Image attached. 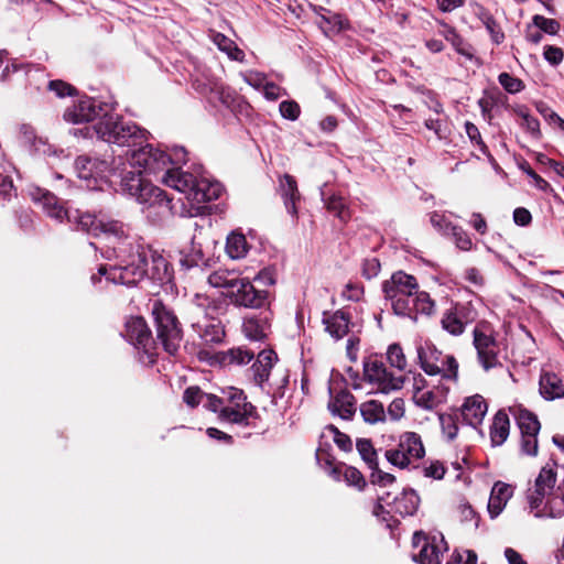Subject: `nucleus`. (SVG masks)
<instances>
[{"label": "nucleus", "mask_w": 564, "mask_h": 564, "mask_svg": "<svg viewBox=\"0 0 564 564\" xmlns=\"http://www.w3.org/2000/svg\"><path fill=\"white\" fill-rule=\"evenodd\" d=\"M324 323L326 330L335 339H340L348 334L349 319L343 311H337L328 317H325Z\"/></svg>", "instance_id": "obj_33"}, {"label": "nucleus", "mask_w": 564, "mask_h": 564, "mask_svg": "<svg viewBox=\"0 0 564 564\" xmlns=\"http://www.w3.org/2000/svg\"><path fill=\"white\" fill-rule=\"evenodd\" d=\"M325 206L329 213L334 214L343 223L348 221L351 217L346 202L339 195H332L328 197L325 200Z\"/></svg>", "instance_id": "obj_38"}, {"label": "nucleus", "mask_w": 564, "mask_h": 564, "mask_svg": "<svg viewBox=\"0 0 564 564\" xmlns=\"http://www.w3.org/2000/svg\"><path fill=\"white\" fill-rule=\"evenodd\" d=\"M517 115L521 118L520 124L522 128L533 137H540V122L535 117L531 116L524 108L517 110Z\"/></svg>", "instance_id": "obj_45"}, {"label": "nucleus", "mask_w": 564, "mask_h": 564, "mask_svg": "<svg viewBox=\"0 0 564 564\" xmlns=\"http://www.w3.org/2000/svg\"><path fill=\"white\" fill-rule=\"evenodd\" d=\"M48 90L54 93L56 97L59 98L65 96H73L76 93V89L72 85L59 79L51 80L48 83Z\"/></svg>", "instance_id": "obj_56"}, {"label": "nucleus", "mask_w": 564, "mask_h": 564, "mask_svg": "<svg viewBox=\"0 0 564 564\" xmlns=\"http://www.w3.org/2000/svg\"><path fill=\"white\" fill-rule=\"evenodd\" d=\"M554 467L555 464H546L542 467L535 479L534 489L529 490L528 501L531 509H538L542 505L545 496L554 488L556 482V471Z\"/></svg>", "instance_id": "obj_18"}, {"label": "nucleus", "mask_w": 564, "mask_h": 564, "mask_svg": "<svg viewBox=\"0 0 564 564\" xmlns=\"http://www.w3.org/2000/svg\"><path fill=\"white\" fill-rule=\"evenodd\" d=\"M382 289L395 314L409 313V301H412L424 315L434 312V301L429 293L417 291V282L413 275L402 271L395 272L383 283Z\"/></svg>", "instance_id": "obj_4"}, {"label": "nucleus", "mask_w": 564, "mask_h": 564, "mask_svg": "<svg viewBox=\"0 0 564 564\" xmlns=\"http://www.w3.org/2000/svg\"><path fill=\"white\" fill-rule=\"evenodd\" d=\"M424 454L421 436L414 432H404L400 435L397 447L386 452V458L391 465L403 469L415 466Z\"/></svg>", "instance_id": "obj_11"}, {"label": "nucleus", "mask_w": 564, "mask_h": 564, "mask_svg": "<svg viewBox=\"0 0 564 564\" xmlns=\"http://www.w3.org/2000/svg\"><path fill=\"white\" fill-rule=\"evenodd\" d=\"M254 354L246 348L236 347L220 354L219 360L224 366H242L249 364Z\"/></svg>", "instance_id": "obj_35"}, {"label": "nucleus", "mask_w": 564, "mask_h": 564, "mask_svg": "<svg viewBox=\"0 0 564 564\" xmlns=\"http://www.w3.org/2000/svg\"><path fill=\"white\" fill-rule=\"evenodd\" d=\"M452 311L460 319L464 327L476 319V312L468 304L456 305Z\"/></svg>", "instance_id": "obj_57"}, {"label": "nucleus", "mask_w": 564, "mask_h": 564, "mask_svg": "<svg viewBox=\"0 0 564 564\" xmlns=\"http://www.w3.org/2000/svg\"><path fill=\"white\" fill-rule=\"evenodd\" d=\"M221 397H206L205 408L218 413L221 422L232 424H247L252 416L254 408L247 402L242 390L228 387L223 389Z\"/></svg>", "instance_id": "obj_5"}, {"label": "nucleus", "mask_w": 564, "mask_h": 564, "mask_svg": "<svg viewBox=\"0 0 564 564\" xmlns=\"http://www.w3.org/2000/svg\"><path fill=\"white\" fill-rule=\"evenodd\" d=\"M420 498L413 489H403L398 495L382 494L379 503L373 509V514L386 521L384 513L394 512L402 517L412 516L419 508Z\"/></svg>", "instance_id": "obj_13"}, {"label": "nucleus", "mask_w": 564, "mask_h": 564, "mask_svg": "<svg viewBox=\"0 0 564 564\" xmlns=\"http://www.w3.org/2000/svg\"><path fill=\"white\" fill-rule=\"evenodd\" d=\"M194 88L206 96H209L210 100H218L223 104H227L229 99V93L219 78L214 76L209 69L205 67H197L193 78Z\"/></svg>", "instance_id": "obj_17"}, {"label": "nucleus", "mask_w": 564, "mask_h": 564, "mask_svg": "<svg viewBox=\"0 0 564 564\" xmlns=\"http://www.w3.org/2000/svg\"><path fill=\"white\" fill-rule=\"evenodd\" d=\"M129 174H131L130 177L122 176L120 186L123 192L135 198L148 217L161 216L167 212L181 217H189L181 214L183 208L189 207L188 199L184 197V202L180 206L172 204L171 198L163 189L143 181L140 176L134 175V172H129Z\"/></svg>", "instance_id": "obj_3"}, {"label": "nucleus", "mask_w": 564, "mask_h": 564, "mask_svg": "<svg viewBox=\"0 0 564 564\" xmlns=\"http://www.w3.org/2000/svg\"><path fill=\"white\" fill-rule=\"evenodd\" d=\"M100 111L102 108L95 99L82 97L65 110L64 119L74 124L89 122L97 118Z\"/></svg>", "instance_id": "obj_19"}, {"label": "nucleus", "mask_w": 564, "mask_h": 564, "mask_svg": "<svg viewBox=\"0 0 564 564\" xmlns=\"http://www.w3.org/2000/svg\"><path fill=\"white\" fill-rule=\"evenodd\" d=\"M328 432L332 434L333 441L335 444L344 452H350L352 449V441L351 438L341 433L337 427L330 425L328 427Z\"/></svg>", "instance_id": "obj_52"}, {"label": "nucleus", "mask_w": 564, "mask_h": 564, "mask_svg": "<svg viewBox=\"0 0 564 564\" xmlns=\"http://www.w3.org/2000/svg\"><path fill=\"white\" fill-rule=\"evenodd\" d=\"M241 77L249 86L257 90H262L268 83L267 76L263 73L257 70H247L241 73Z\"/></svg>", "instance_id": "obj_50"}, {"label": "nucleus", "mask_w": 564, "mask_h": 564, "mask_svg": "<svg viewBox=\"0 0 564 564\" xmlns=\"http://www.w3.org/2000/svg\"><path fill=\"white\" fill-rule=\"evenodd\" d=\"M488 411V404L480 394H474L465 399L462 405V416L470 426H478L482 423Z\"/></svg>", "instance_id": "obj_22"}, {"label": "nucleus", "mask_w": 564, "mask_h": 564, "mask_svg": "<svg viewBox=\"0 0 564 564\" xmlns=\"http://www.w3.org/2000/svg\"><path fill=\"white\" fill-rule=\"evenodd\" d=\"M96 135L107 143L119 147L135 148L147 139L148 132L137 124L119 119L117 116L105 113L94 126Z\"/></svg>", "instance_id": "obj_6"}, {"label": "nucleus", "mask_w": 564, "mask_h": 564, "mask_svg": "<svg viewBox=\"0 0 564 564\" xmlns=\"http://www.w3.org/2000/svg\"><path fill=\"white\" fill-rule=\"evenodd\" d=\"M238 278L234 276L228 271L219 270L213 272L208 276V283L214 288H224L227 292L231 291V285Z\"/></svg>", "instance_id": "obj_40"}, {"label": "nucleus", "mask_w": 564, "mask_h": 564, "mask_svg": "<svg viewBox=\"0 0 564 564\" xmlns=\"http://www.w3.org/2000/svg\"><path fill=\"white\" fill-rule=\"evenodd\" d=\"M512 492L511 486L507 484L499 481L494 485L488 500V512L491 518H496L502 512Z\"/></svg>", "instance_id": "obj_26"}, {"label": "nucleus", "mask_w": 564, "mask_h": 564, "mask_svg": "<svg viewBox=\"0 0 564 564\" xmlns=\"http://www.w3.org/2000/svg\"><path fill=\"white\" fill-rule=\"evenodd\" d=\"M387 416L391 421H400L405 414V402L402 398H395L389 404L387 411Z\"/></svg>", "instance_id": "obj_55"}, {"label": "nucleus", "mask_w": 564, "mask_h": 564, "mask_svg": "<svg viewBox=\"0 0 564 564\" xmlns=\"http://www.w3.org/2000/svg\"><path fill=\"white\" fill-rule=\"evenodd\" d=\"M544 58L553 66L562 63L564 58V52L561 47L546 45L543 52Z\"/></svg>", "instance_id": "obj_60"}, {"label": "nucleus", "mask_w": 564, "mask_h": 564, "mask_svg": "<svg viewBox=\"0 0 564 564\" xmlns=\"http://www.w3.org/2000/svg\"><path fill=\"white\" fill-rule=\"evenodd\" d=\"M445 471L446 469L444 465L438 460L430 462V464L423 468V474L425 477H430L436 480L442 479L445 475Z\"/></svg>", "instance_id": "obj_61"}, {"label": "nucleus", "mask_w": 564, "mask_h": 564, "mask_svg": "<svg viewBox=\"0 0 564 564\" xmlns=\"http://www.w3.org/2000/svg\"><path fill=\"white\" fill-rule=\"evenodd\" d=\"M328 409L333 414L349 420L356 412L355 398L347 391H340L329 401Z\"/></svg>", "instance_id": "obj_29"}, {"label": "nucleus", "mask_w": 564, "mask_h": 564, "mask_svg": "<svg viewBox=\"0 0 564 564\" xmlns=\"http://www.w3.org/2000/svg\"><path fill=\"white\" fill-rule=\"evenodd\" d=\"M321 11L326 13H319L317 24L326 36L338 34L349 28V22L344 15L332 13L323 8H321Z\"/></svg>", "instance_id": "obj_30"}, {"label": "nucleus", "mask_w": 564, "mask_h": 564, "mask_svg": "<svg viewBox=\"0 0 564 564\" xmlns=\"http://www.w3.org/2000/svg\"><path fill=\"white\" fill-rule=\"evenodd\" d=\"M443 328L448 332L451 335L458 336L464 333L465 327L455 313L449 310L447 311L442 318Z\"/></svg>", "instance_id": "obj_44"}, {"label": "nucleus", "mask_w": 564, "mask_h": 564, "mask_svg": "<svg viewBox=\"0 0 564 564\" xmlns=\"http://www.w3.org/2000/svg\"><path fill=\"white\" fill-rule=\"evenodd\" d=\"M540 394L549 401L564 397V384L561 378L553 372H543L539 381Z\"/></svg>", "instance_id": "obj_28"}, {"label": "nucleus", "mask_w": 564, "mask_h": 564, "mask_svg": "<svg viewBox=\"0 0 564 564\" xmlns=\"http://www.w3.org/2000/svg\"><path fill=\"white\" fill-rule=\"evenodd\" d=\"M442 433L448 441L455 440L458 433L457 420L453 414L442 413L438 415Z\"/></svg>", "instance_id": "obj_41"}, {"label": "nucleus", "mask_w": 564, "mask_h": 564, "mask_svg": "<svg viewBox=\"0 0 564 564\" xmlns=\"http://www.w3.org/2000/svg\"><path fill=\"white\" fill-rule=\"evenodd\" d=\"M421 368L430 376L441 375L445 379H456L458 364L451 355H443L431 341L416 346Z\"/></svg>", "instance_id": "obj_9"}, {"label": "nucleus", "mask_w": 564, "mask_h": 564, "mask_svg": "<svg viewBox=\"0 0 564 564\" xmlns=\"http://www.w3.org/2000/svg\"><path fill=\"white\" fill-rule=\"evenodd\" d=\"M126 165L121 155L113 160L111 167L106 161L89 155H80L75 160V172L86 182L89 189H102V185L111 176H118L121 180Z\"/></svg>", "instance_id": "obj_7"}, {"label": "nucleus", "mask_w": 564, "mask_h": 564, "mask_svg": "<svg viewBox=\"0 0 564 564\" xmlns=\"http://www.w3.org/2000/svg\"><path fill=\"white\" fill-rule=\"evenodd\" d=\"M413 544L415 547H420L419 553L414 555L420 564H441L443 554L448 549L443 534L440 532L427 536L421 532H415Z\"/></svg>", "instance_id": "obj_16"}, {"label": "nucleus", "mask_w": 564, "mask_h": 564, "mask_svg": "<svg viewBox=\"0 0 564 564\" xmlns=\"http://www.w3.org/2000/svg\"><path fill=\"white\" fill-rule=\"evenodd\" d=\"M323 468L335 480H340L343 477L347 485L354 486L359 490H361L366 485L361 473L352 466H347L345 464H334L327 459Z\"/></svg>", "instance_id": "obj_21"}, {"label": "nucleus", "mask_w": 564, "mask_h": 564, "mask_svg": "<svg viewBox=\"0 0 564 564\" xmlns=\"http://www.w3.org/2000/svg\"><path fill=\"white\" fill-rule=\"evenodd\" d=\"M533 24L542 32H545L551 35L556 34L560 30V23L556 20L547 19L539 14L533 17Z\"/></svg>", "instance_id": "obj_49"}, {"label": "nucleus", "mask_w": 564, "mask_h": 564, "mask_svg": "<svg viewBox=\"0 0 564 564\" xmlns=\"http://www.w3.org/2000/svg\"><path fill=\"white\" fill-rule=\"evenodd\" d=\"M510 433V420L506 409L499 410L490 426V440L494 446L502 445Z\"/></svg>", "instance_id": "obj_31"}, {"label": "nucleus", "mask_w": 564, "mask_h": 564, "mask_svg": "<svg viewBox=\"0 0 564 564\" xmlns=\"http://www.w3.org/2000/svg\"><path fill=\"white\" fill-rule=\"evenodd\" d=\"M447 564H477V555L470 550L456 552Z\"/></svg>", "instance_id": "obj_62"}, {"label": "nucleus", "mask_w": 564, "mask_h": 564, "mask_svg": "<svg viewBox=\"0 0 564 564\" xmlns=\"http://www.w3.org/2000/svg\"><path fill=\"white\" fill-rule=\"evenodd\" d=\"M248 242L242 234L231 232L227 237L226 251L231 259H241L248 252Z\"/></svg>", "instance_id": "obj_37"}, {"label": "nucleus", "mask_w": 564, "mask_h": 564, "mask_svg": "<svg viewBox=\"0 0 564 564\" xmlns=\"http://www.w3.org/2000/svg\"><path fill=\"white\" fill-rule=\"evenodd\" d=\"M431 223L432 225L437 228L440 231H442L444 235H448L451 231V226H454L449 221H447L445 215L433 213L431 215Z\"/></svg>", "instance_id": "obj_63"}, {"label": "nucleus", "mask_w": 564, "mask_h": 564, "mask_svg": "<svg viewBox=\"0 0 564 564\" xmlns=\"http://www.w3.org/2000/svg\"><path fill=\"white\" fill-rule=\"evenodd\" d=\"M30 196L51 218L58 221L74 218L79 229L102 237L111 245V251L108 250L106 257H115L118 263L109 268L100 265L98 275L91 276L94 284L101 282L102 278L108 283L127 286L135 285L147 275L161 283L170 280L166 259L144 246L127 225L118 220H105L89 213L76 212V215H70L52 193L41 187L30 188Z\"/></svg>", "instance_id": "obj_1"}, {"label": "nucleus", "mask_w": 564, "mask_h": 564, "mask_svg": "<svg viewBox=\"0 0 564 564\" xmlns=\"http://www.w3.org/2000/svg\"><path fill=\"white\" fill-rule=\"evenodd\" d=\"M499 84L510 94L520 93L524 88L521 79L508 74L501 73L498 77Z\"/></svg>", "instance_id": "obj_48"}, {"label": "nucleus", "mask_w": 564, "mask_h": 564, "mask_svg": "<svg viewBox=\"0 0 564 564\" xmlns=\"http://www.w3.org/2000/svg\"><path fill=\"white\" fill-rule=\"evenodd\" d=\"M364 289L357 283H347L343 296L350 301H359L362 297Z\"/></svg>", "instance_id": "obj_64"}, {"label": "nucleus", "mask_w": 564, "mask_h": 564, "mask_svg": "<svg viewBox=\"0 0 564 564\" xmlns=\"http://www.w3.org/2000/svg\"><path fill=\"white\" fill-rule=\"evenodd\" d=\"M207 301V297L198 294L195 296V302L191 304L188 312L189 319L193 328L205 343H220L225 333L219 323L207 318L205 311Z\"/></svg>", "instance_id": "obj_14"}, {"label": "nucleus", "mask_w": 564, "mask_h": 564, "mask_svg": "<svg viewBox=\"0 0 564 564\" xmlns=\"http://www.w3.org/2000/svg\"><path fill=\"white\" fill-rule=\"evenodd\" d=\"M480 19H481L484 25L486 26L487 31L490 33L491 40L496 44H500L505 39V34L500 30V28H499L498 23L496 22V20L494 19V17L491 14H489L488 12L481 11Z\"/></svg>", "instance_id": "obj_43"}, {"label": "nucleus", "mask_w": 564, "mask_h": 564, "mask_svg": "<svg viewBox=\"0 0 564 564\" xmlns=\"http://www.w3.org/2000/svg\"><path fill=\"white\" fill-rule=\"evenodd\" d=\"M226 295L232 304L247 308H261L269 299L268 291L257 289L248 279H237Z\"/></svg>", "instance_id": "obj_15"}, {"label": "nucleus", "mask_w": 564, "mask_h": 564, "mask_svg": "<svg viewBox=\"0 0 564 564\" xmlns=\"http://www.w3.org/2000/svg\"><path fill=\"white\" fill-rule=\"evenodd\" d=\"M458 514L463 522L471 523L474 528L478 527V517L470 505L460 503L458 506Z\"/></svg>", "instance_id": "obj_59"}, {"label": "nucleus", "mask_w": 564, "mask_h": 564, "mask_svg": "<svg viewBox=\"0 0 564 564\" xmlns=\"http://www.w3.org/2000/svg\"><path fill=\"white\" fill-rule=\"evenodd\" d=\"M357 451L361 458L371 467L377 466V453L369 440L360 438L356 444Z\"/></svg>", "instance_id": "obj_42"}, {"label": "nucleus", "mask_w": 564, "mask_h": 564, "mask_svg": "<svg viewBox=\"0 0 564 564\" xmlns=\"http://www.w3.org/2000/svg\"><path fill=\"white\" fill-rule=\"evenodd\" d=\"M276 360V355L273 350H262L258 354L256 361L251 367L253 379L257 384L262 386L269 377L271 369Z\"/></svg>", "instance_id": "obj_27"}, {"label": "nucleus", "mask_w": 564, "mask_h": 564, "mask_svg": "<svg viewBox=\"0 0 564 564\" xmlns=\"http://www.w3.org/2000/svg\"><path fill=\"white\" fill-rule=\"evenodd\" d=\"M280 191L281 195L284 199V205L286 210L292 215L296 216V202L300 199V193L297 189V184L294 177L291 175H283L280 178Z\"/></svg>", "instance_id": "obj_32"}, {"label": "nucleus", "mask_w": 564, "mask_h": 564, "mask_svg": "<svg viewBox=\"0 0 564 564\" xmlns=\"http://www.w3.org/2000/svg\"><path fill=\"white\" fill-rule=\"evenodd\" d=\"M269 329L270 323L267 314L247 316L242 323L243 335L252 341L263 340Z\"/></svg>", "instance_id": "obj_23"}, {"label": "nucleus", "mask_w": 564, "mask_h": 564, "mask_svg": "<svg viewBox=\"0 0 564 564\" xmlns=\"http://www.w3.org/2000/svg\"><path fill=\"white\" fill-rule=\"evenodd\" d=\"M456 247L463 251H469L473 248V241L468 234L459 226H451V231Z\"/></svg>", "instance_id": "obj_47"}, {"label": "nucleus", "mask_w": 564, "mask_h": 564, "mask_svg": "<svg viewBox=\"0 0 564 564\" xmlns=\"http://www.w3.org/2000/svg\"><path fill=\"white\" fill-rule=\"evenodd\" d=\"M123 163L126 171L122 176L130 177L129 172L140 176L141 173L152 175L164 185L176 189L189 200L188 208L181 214L196 217L205 213L207 203L220 197L223 186L216 181L196 176L181 170L187 161V152L182 147H174L166 152L152 144L127 151Z\"/></svg>", "instance_id": "obj_2"}, {"label": "nucleus", "mask_w": 564, "mask_h": 564, "mask_svg": "<svg viewBox=\"0 0 564 564\" xmlns=\"http://www.w3.org/2000/svg\"><path fill=\"white\" fill-rule=\"evenodd\" d=\"M123 337L135 348L149 352L152 344L151 330L145 321L139 316H131L126 321Z\"/></svg>", "instance_id": "obj_20"}, {"label": "nucleus", "mask_w": 564, "mask_h": 564, "mask_svg": "<svg viewBox=\"0 0 564 564\" xmlns=\"http://www.w3.org/2000/svg\"><path fill=\"white\" fill-rule=\"evenodd\" d=\"M206 397H216V395L204 393L197 387H189L184 391L183 400L191 408H194V406L198 405L199 403H203V405L205 406Z\"/></svg>", "instance_id": "obj_46"}, {"label": "nucleus", "mask_w": 564, "mask_h": 564, "mask_svg": "<svg viewBox=\"0 0 564 564\" xmlns=\"http://www.w3.org/2000/svg\"><path fill=\"white\" fill-rule=\"evenodd\" d=\"M360 414L366 423L377 424L386 421L383 404L377 400H368L360 404Z\"/></svg>", "instance_id": "obj_34"}, {"label": "nucleus", "mask_w": 564, "mask_h": 564, "mask_svg": "<svg viewBox=\"0 0 564 564\" xmlns=\"http://www.w3.org/2000/svg\"><path fill=\"white\" fill-rule=\"evenodd\" d=\"M447 392L448 388L434 386L433 388L415 391L413 393V401L417 406L424 410H432L446 400Z\"/></svg>", "instance_id": "obj_24"}, {"label": "nucleus", "mask_w": 564, "mask_h": 564, "mask_svg": "<svg viewBox=\"0 0 564 564\" xmlns=\"http://www.w3.org/2000/svg\"><path fill=\"white\" fill-rule=\"evenodd\" d=\"M364 377L377 392L386 394L401 390L405 383L404 376H395L381 360L375 357H369L364 361Z\"/></svg>", "instance_id": "obj_12"}, {"label": "nucleus", "mask_w": 564, "mask_h": 564, "mask_svg": "<svg viewBox=\"0 0 564 564\" xmlns=\"http://www.w3.org/2000/svg\"><path fill=\"white\" fill-rule=\"evenodd\" d=\"M538 434H521V451L523 454L529 456H535L538 454Z\"/></svg>", "instance_id": "obj_53"}, {"label": "nucleus", "mask_w": 564, "mask_h": 564, "mask_svg": "<svg viewBox=\"0 0 564 564\" xmlns=\"http://www.w3.org/2000/svg\"><path fill=\"white\" fill-rule=\"evenodd\" d=\"M547 516L552 518H561L564 516V495H555L551 497L545 506Z\"/></svg>", "instance_id": "obj_51"}, {"label": "nucleus", "mask_w": 564, "mask_h": 564, "mask_svg": "<svg viewBox=\"0 0 564 564\" xmlns=\"http://www.w3.org/2000/svg\"><path fill=\"white\" fill-rule=\"evenodd\" d=\"M151 313L156 326L158 339L166 352L174 355L182 340V330L176 316L159 300L152 302Z\"/></svg>", "instance_id": "obj_8"}, {"label": "nucleus", "mask_w": 564, "mask_h": 564, "mask_svg": "<svg viewBox=\"0 0 564 564\" xmlns=\"http://www.w3.org/2000/svg\"><path fill=\"white\" fill-rule=\"evenodd\" d=\"M387 360L392 368L399 371H404L408 366L406 357L403 352V349L398 344H392L388 347Z\"/></svg>", "instance_id": "obj_39"}, {"label": "nucleus", "mask_w": 564, "mask_h": 564, "mask_svg": "<svg viewBox=\"0 0 564 564\" xmlns=\"http://www.w3.org/2000/svg\"><path fill=\"white\" fill-rule=\"evenodd\" d=\"M279 110L283 118L292 121L296 120L301 113V108L299 104L294 100L282 101L280 104Z\"/></svg>", "instance_id": "obj_54"}, {"label": "nucleus", "mask_w": 564, "mask_h": 564, "mask_svg": "<svg viewBox=\"0 0 564 564\" xmlns=\"http://www.w3.org/2000/svg\"><path fill=\"white\" fill-rule=\"evenodd\" d=\"M508 411L514 417L521 434L540 432L541 426L536 415L521 404H513L509 406Z\"/></svg>", "instance_id": "obj_25"}, {"label": "nucleus", "mask_w": 564, "mask_h": 564, "mask_svg": "<svg viewBox=\"0 0 564 564\" xmlns=\"http://www.w3.org/2000/svg\"><path fill=\"white\" fill-rule=\"evenodd\" d=\"M474 346L478 361L486 371L500 365L499 355L503 350V346L496 338L495 332L488 323H480L475 327Z\"/></svg>", "instance_id": "obj_10"}, {"label": "nucleus", "mask_w": 564, "mask_h": 564, "mask_svg": "<svg viewBox=\"0 0 564 564\" xmlns=\"http://www.w3.org/2000/svg\"><path fill=\"white\" fill-rule=\"evenodd\" d=\"M381 265L377 258H367L362 262L361 272L362 275L367 279H372L377 276L380 272Z\"/></svg>", "instance_id": "obj_58"}, {"label": "nucleus", "mask_w": 564, "mask_h": 564, "mask_svg": "<svg viewBox=\"0 0 564 564\" xmlns=\"http://www.w3.org/2000/svg\"><path fill=\"white\" fill-rule=\"evenodd\" d=\"M212 40L217 47L227 54L230 59L242 62L245 53L236 43L221 33H214Z\"/></svg>", "instance_id": "obj_36"}]
</instances>
